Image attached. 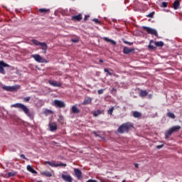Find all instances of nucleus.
<instances>
[{
    "label": "nucleus",
    "mask_w": 182,
    "mask_h": 182,
    "mask_svg": "<svg viewBox=\"0 0 182 182\" xmlns=\"http://www.w3.org/2000/svg\"><path fill=\"white\" fill-rule=\"evenodd\" d=\"M73 21H82V14H78L72 16Z\"/></svg>",
    "instance_id": "obj_15"
},
{
    "label": "nucleus",
    "mask_w": 182,
    "mask_h": 182,
    "mask_svg": "<svg viewBox=\"0 0 182 182\" xmlns=\"http://www.w3.org/2000/svg\"><path fill=\"white\" fill-rule=\"evenodd\" d=\"M104 39H105V41H107V42H111V43H112V45H116V41H113V40H111V39H109V38H107V37H105Z\"/></svg>",
    "instance_id": "obj_23"
},
{
    "label": "nucleus",
    "mask_w": 182,
    "mask_h": 182,
    "mask_svg": "<svg viewBox=\"0 0 182 182\" xmlns=\"http://www.w3.org/2000/svg\"><path fill=\"white\" fill-rule=\"evenodd\" d=\"M58 166H63L64 167H66V164L61 163V164H58Z\"/></svg>",
    "instance_id": "obj_42"
},
{
    "label": "nucleus",
    "mask_w": 182,
    "mask_h": 182,
    "mask_svg": "<svg viewBox=\"0 0 182 182\" xmlns=\"http://www.w3.org/2000/svg\"><path fill=\"white\" fill-rule=\"evenodd\" d=\"M61 178L65 182H73V178L70 175L62 174Z\"/></svg>",
    "instance_id": "obj_11"
},
{
    "label": "nucleus",
    "mask_w": 182,
    "mask_h": 182,
    "mask_svg": "<svg viewBox=\"0 0 182 182\" xmlns=\"http://www.w3.org/2000/svg\"><path fill=\"white\" fill-rule=\"evenodd\" d=\"M161 6L162 8H167V2L166 1L162 2Z\"/></svg>",
    "instance_id": "obj_32"
},
{
    "label": "nucleus",
    "mask_w": 182,
    "mask_h": 182,
    "mask_svg": "<svg viewBox=\"0 0 182 182\" xmlns=\"http://www.w3.org/2000/svg\"><path fill=\"white\" fill-rule=\"evenodd\" d=\"M124 43H126L127 45L129 43V41H123Z\"/></svg>",
    "instance_id": "obj_44"
},
{
    "label": "nucleus",
    "mask_w": 182,
    "mask_h": 182,
    "mask_svg": "<svg viewBox=\"0 0 182 182\" xmlns=\"http://www.w3.org/2000/svg\"><path fill=\"white\" fill-rule=\"evenodd\" d=\"M122 182H126V180H123Z\"/></svg>",
    "instance_id": "obj_50"
},
{
    "label": "nucleus",
    "mask_w": 182,
    "mask_h": 182,
    "mask_svg": "<svg viewBox=\"0 0 182 182\" xmlns=\"http://www.w3.org/2000/svg\"><path fill=\"white\" fill-rule=\"evenodd\" d=\"M156 46H164V43L162 41H158L154 43Z\"/></svg>",
    "instance_id": "obj_26"
},
{
    "label": "nucleus",
    "mask_w": 182,
    "mask_h": 182,
    "mask_svg": "<svg viewBox=\"0 0 182 182\" xmlns=\"http://www.w3.org/2000/svg\"><path fill=\"white\" fill-rule=\"evenodd\" d=\"M2 89H4V90H6V92H18V90L21 89V85H16L13 86L3 85Z\"/></svg>",
    "instance_id": "obj_3"
},
{
    "label": "nucleus",
    "mask_w": 182,
    "mask_h": 182,
    "mask_svg": "<svg viewBox=\"0 0 182 182\" xmlns=\"http://www.w3.org/2000/svg\"><path fill=\"white\" fill-rule=\"evenodd\" d=\"M72 41H73V42H74L75 43H76V42H77V41H78V40H77V39H73Z\"/></svg>",
    "instance_id": "obj_43"
},
{
    "label": "nucleus",
    "mask_w": 182,
    "mask_h": 182,
    "mask_svg": "<svg viewBox=\"0 0 182 182\" xmlns=\"http://www.w3.org/2000/svg\"><path fill=\"white\" fill-rule=\"evenodd\" d=\"M48 127L50 132H56L58 130V125L55 122H50Z\"/></svg>",
    "instance_id": "obj_10"
},
{
    "label": "nucleus",
    "mask_w": 182,
    "mask_h": 182,
    "mask_svg": "<svg viewBox=\"0 0 182 182\" xmlns=\"http://www.w3.org/2000/svg\"><path fill=\"white\" fill-rule=\"evenodd\" d=\"M4 68H9V65L4 61H0V73H2V75H5V70Z\"/></svg>",
    "instance_id": "obj_8"
},
{
    "label": "nucleus",
    "mask_w": 182,
    "mask_h": 182,
    "mask_svg": "<svg viewBox=\"0 0 182 182\" xmlns=\"http://www.w3.org/2000/svg\"><path fill=\"white\" fill-rule=\"evenodd\" d=\"M105 72H106L107 73H108V75H109V76H112V75H113V70H109L108 68H105Z\"/></svg>",
    "instance_id": "obj_24"
},
{
    "label": "nucleus",
    "mask_w": 182,
    "mask_h": 182,
    "mask_svg": "<svg viewBox=\"0 0 182 182\" xmlns=\"http://www.w3.org/2000/svg\"><path fill=\"white\" fill-rule=\"evenodd\" d=\"M53 105L55 106V107H65L66 106V104L63 102V101L55 100L53 102Z\"/></svg>",
    "instance_id": "obj_7"
},
{
    "label": "nucleus",
    "mask_w": 182,
    "mask_h": 182,
    "mask_svg": "<svg viewBox=\"0 0 182 182\" xmlns=\"http://www.w3.org/2000/svg\"><path fill=\"white\" fill-rule=\"evenodd\" d=\"M127 45L132 46L133 45V43L128 42Z\"/></svg>",
    "instance_id": "obj_45"
},
{
    "label": "nucleus",
    "mask_w": 182,
    "mask_h": 182,
    "mask_svg": "<svg viewBox=\"0 0 182 182\" xmlns=\"http://www.w3.org/2000/svg\"><path fill=\"white\" fill-rule=\"evenodd\" d=\"M11 107H16L17 109H20L22 112H24L25 114L29 117V119H33V113L29 111V109L23 104L21 103H16L11 105Z\"/></svg>",
    "instance_id": "obj_1"
},
{
    "label": "nucleus",
    "mask_w": 182,
    "mask_h": 182,
    "mask_svg": "<svg viewBox=\"0 0 182 182\" xmlns=\"http://www.w3.org/2000/svg\"><path fill=\"white\" fill-rule=\"evenodd\" d=\"M38 12H41V14L43 13V12H46V9H40L38 10Z\"/></svg>",
    "instance_id": "obj_33"
},
{
    "label": "nucleus",
    "mask_w": 182,
    "mask_h": 182,
    "mask_svg": "<svg viewBox=\"0 0 182 182\" xmlns=\"http://www.w3.org/2000/svg\"><path fill=\"white\" fill-rule=\"evenodd\" d=\"M92 21L94 22H95L96 23H100L99 19H97V18H94Z\"/></svg>",
    "instance_id": "obj_37"
},
{
    "label": "nucleus",
    "mask_w": 182,
    "mask_h": 182,
    "mask_svg": "<svg viewBox=\"0 0 182 182\" xmlns=\"http://www.w3.org/2000/svg\"><path fill=\"white\" fill-rule=\"evenodd\" d=\"M134 166L136 168H139V164H134Z\"/></svg>",
    "instance_id": "obj_40"
},
{
    "label": "nucleus",
    "mask_w": 182,
    "mask_h": 182,
    "mask_svg": "<svg viewBox=\"0 0 182 182\" xmlns=\"http://www.w3.org/2000/svg\"><path fill=\"white\" fill-rule=\"evenodd\" d=\"M162 147H163V145L156 146V149H162Z\"/></svg>",
    "instance_id": "obj_39"
},
{
    "label": "nucleus",
    "mask_w": 182,
    "mask_h": 182,
    "mask_svg": "<svg viewBox=\"0 0 182 182\" xmlns=\"http://www.w3.org/2000/svg\"><path fill=\"white\" fill-rule=\"evenodd\" d=\"M148 18H153L154 16V12H151L146 16Z\"/></svg>",
    "instance_id": "obj_31"
},
{
    "label": "nucleus",
    "mask_w": 182,
    "mask_h": 182,
    "mask_svg": "<svg viewBox=\"0 0 182 182\" xmlns=\"http://www.w3.org/2000/svg\"><path fill=\"white\" fill-rule=\"evenodd\" d=\"M167 116L168 117H170V119H176V115H174V113L173 112H168Z\"/></svg>",
    "instance_id": "obj_25"
},
{
    "label": "nucleus",
    "mask_w": 182,
    "mask_h": 182,
    "mask_svg": "<svg viewBox=\"0 0 182 182\" xmlns=\"http://www.w3.org/2000/svg\"><path fill=\"white\" fill-rule=\"evenodd\" d=\"M133 127V124L130 122L122 124L117 129L118 133H128L129 130Z\"/></svg>",
    "instance_id": "obj_2"
},
{
    "label": "nucleus",
    "mask_w": 182,
    "mask_h": 182,
    "mask_svg": "<svg viewBox=\"0 0 182 182\" xmlns=\"http://www.w3.org/2000/svg\"><path fill=\"white\" fill-rule=\"evenodd\" d=\"M46 177H52V172H46Z\"/></svg>",
    "instance_id": "obj_34"
},
{
    "label": "nucleus",
    "mask_w": 182,
    "mask_h": 182,
    "mask_svg": "<svg viewBox=\"0 0 182 182\" xmlns=\"http://www.w3.org/2000/svg\"><path fill=\"white\" fill-rule=\"evenodd\" d=\"M147 95H149V92H147L146 90H141L140 91V92H139V96H140L141 97H146V96Z\"/></svg>",
    "instance_id": "obj_19"
},
{
    "label": "nucleus",
    "mask_w": 182,
    "mask_h": 182,
    "mask_svg": "<svg viewBox=\"0 0 182 182\" xmlns=\"http://www.w3.org/2000/svg\"><path fill=\"white\" fill-rule=\"evenodd\" d=\"M20 157H21V159H24V160H26V157L25 156L24 154H21V155H20Z\"/></svg>",
    "instance_id": "obj_36"
},
{
    "label": "nucleus",
    "mask_w": 182,
    "mask_h": 182,
    "mask_svg": "<svg viewBox=\"0 0 182 182\" xmlns=\"http://www.w3.org/2000/svg\"><path fill=\"white\" fill-rule=\"evenodd\" d=\"M49 161H47L46 164H48Z\"/></svg>",
    "instance_id": "obj_51"
},
{
    "label": "nucleus",
    "mask_w": 182,
    "mask_h": 182,
    "mask_svg": "<svg viewBox=\"0 0 182 182\" xmlns=\"http://www.w3.org/2000/svg\"><path fill=\"white\" fill-rule=\"evenodd\" d=\"M127 45L132 46L133 45V43L128 42Z\"/></svg>",
    "instance_id": "obj_46"
},
{
    "label": "nucleus",
    "mask_w": 182,
    "mask_h": 182,
    "mask_svg": "<svg viewBox=\"0 0 182 182\" xmlns=\"http://www.w3.org/2000/svg\"><path fill=\"white\" fill-rule=\"evenodd\" d=\"M27 170L28 171H30V173H32L33 174H36V171H35V169H33V168H32V166L31 165H28L27 166Z\"/></svg>",
    "instance_id": "obj_18"
},
{
    "label": "nucleus",
    "mask_w": 182,
    "mask_h": 182,
    "mask_svg": "<svg viewBox=\"0 0 182 182\" xmlns=\"http://www.w3.org/2000/svg\"><path fill=\"white\" fill-rule=\"evenodd\" d=\"M133 116L134 117H140V116H141V114L139 112H134L133 113Z\"/></svg>",
    "instance_id": "obj_27"
},
{
    "label": "nucleus",
    "mask_w": 182,
    "mask_h": 182,
    "mask_svg": "<svg viewBox=\"0 0 182 182\" xmlns=\"http://www.w3.org/2000/svg\"><path fill=\"white\" fill-rule=\"evenodd\" d=\"M181 129V127L180 125L174 126L171 128H170L168 131L166 132V139H168L173 133L176 132H178Z\"/></svg>",
    "instance_id": "obj_4"
},
{
    "label": "nucleus",
    "mask_w": 182,
    "mask_h": 182,
    "mask_svg": "<svg viewBox=\"0 0 182 182\" xmlns=\"http://www.w3.org/2000/svg\"><path fill=\"white\" fill-rule=\"evenodd\" d=\"M97 93L98 95H103V90H98Z\"/></svg>",
    "instance_id": "obj_35"
},
{
    "label": "nucleus",
    "mask_w": 182,
    "mask_h": 182,
    "mask_svg": "<svg viewBox=\"0 0 182 182\" xmlns=\"http://www.w3.org/2000/svg\"><path fill=\"white\" fill-rule=\"evenodd\" d=\"M86 182H97V181L93 180V179H89V180L87 181Z\"/></svg>",
    "instance_id": "obj_38"
},
{
    "label": "nucleus",
    "mask_w": 182,
    "mask_h": 182,
    "mask_svg": "<svg viewBox=\"0 0 182 182\" xmlns=\"http://www.w3.org/2000/svg\"><path fill=\"white\" fill-rule=\"evenodd\" d=\"M92 103V98L86 97L82 102V105H90Z\"/></svg>",
    "instance_id": "obj_17"
},
{
    "label": "nucleus",
    "mask_w": 182,
    "mask_h": 182,
    "mask_svg": "<svg viewBox=\"0 0 182 182\" xmlns=\"http://www.w3.org/2000/svg\"><path fill=\"white\" fill-rule=\"evenodd\" d=\"M31 58H33L36 62H38V63H43V62H45V59L39 55V54L31 55Z\"/></svg>",
    "instance_id": "obj_5"
},
{
    "label": "nucleus",
    "mask_w": 182,
    "mask_h": 182,
    "mask_svg": "<svg viewBox=\"0 0 182 182\" xmlns=\"http://www.w3.org/2000/svg\"><path fill=\"white\" fill-rule=\"evenodd\" d=\"M123 52L125 55H129V53L134 52V48H129L128 47H124L123 49Z\"/></svg>",
    "instance_id": "obj_14"
},
{
    "label": "nucleus",
    "mask_w": 182,
    "mask_h": 182,
    "mask_svg": "<svg viewBox=\"0 0 182 182\" xmlns=\"http://www.w3.org/2000/svg\"><path fill=\"white\" fill-rule=\"evenodd\" d=\"M113 110H114V107H112L109 109H108V114H113Z\"/></svg>",
    "instance_id": "obj_29"
},
{
    "label": "nucleus",
    "mask_w": 182,
    "mask_h": 182,
    "mask_svg": "<svg viewBox=\"0 0 182 182\" xmlns=\"http://www.w3.org/2000/svg\"><path fill=\"white\" fill-rule=\"evenodd\" d=\"M48 83L51 85V86H54V87H60V86H62V83L53 80H49Z\"/></svg>",
    "instance_id": "obj_13"
},
{
    "label": "nucleus",
    "mask_w": 182,
    "mask_h": 182,
    "mask_svg": "<svg viewBox=\"0 0 182 182\" xmlns=\"http://www.w3.org/2000/svg\"><path fill=\"white\" fill-rule=\"evenodd\" d=\"M100 62L103 63V60H100Z\"/></svg>",
    "instance_id": "obj_49"
},
{
    "label": "nucleus",
    "mask_w": 182,
    "mask_h": 182,
    "mask_svg": "<svg viewBox=\"0 0 182 182\" xmlns=\"http://www.w3.org/2000/svg\"><path fill=\"white\" fill-rule=\"evenodd\" d=\"M87 18H89V16H86L85 18V21H86V19H87Z\"/></svg>",
    "instance_id": "obj_47"
},
{
    "label": "nucleus",
    "mask_w": 182,
    "mask_h": 182,
    "mask_svg": "<svg viewBox=\"0 0 182 182\" xmlns=\"http://www.w3.org/2000/svg\"><path fill=\"white\" fill-rule=\"evenodd\" d=\"M32 42L34 45H36V46H41V48H43V49L46 46V43H41L39 41H38V40H32Z\"/></svg>",
    "instance_id": "obj_12"
},
{
    "label": "nucleus",
    "mask_w": 182,
    "mask_h": 182,
    "mask_svg": "<svg viewBox=\"0 0 182 182\" xmlns=\"http://www.w3.org/2000/svg\"><path fill=\"white\" fill-rule=\"evenodd\" d=\"M178 6H180V2L178 0H176L173 3V9H178Z\"/></svg>",
    "instance_id": "obj_20"
},
{
    "label": "nucleus",
    "mask_w": 182,
    "mask_h": 182,
    "mask_svg": "<svg viewBox=\"0 0 182 182\" xmlns=\"http://www.w3.org/2000/svg\"><path fill=\"white\" fill-rule=\"evenodd\" d=\"M71 112L72 113H74V114H77V113H80V110L79 109L77 108V107H76V105H73L71 108Z\"/></svg>",
    "instance_id": "obj_16"
},
{
    "label": "nucleus",
    "mask_w": 182,
    "mask_h": 182,
    "mask_svg": "<svg viewBox=\"0 0 182 182\" xmlns=\"http://www.w3.org/2000/svg\"><path fill=\"white\" fill-rule=\"evenodd\" d=\"M53 110H50V109H46V116H53Z\"/></svg>",
    "instance_id": "obj_21"
},
{
    "label": "nucleus",
    "mask_w": 182,
    "mask_h": 182,
    "mask_svg": "<svg viewBox=\"0 0 182 182\" xmlns=\"http://www.w3.org/2000/svg\"><path fill=\"white\" fill-rule=\"evenodd\" d=\"M93 114L95 117H97V116H99L100 114H102V111H100V109H97V111H95L93 112Z\"/></svg>",
    "instance_id": "obj_22"
},
{
    "label": "nucleus",
    "mask_w": 182,
    "mask_h": 182,
    "mask_svg": "<svg viewBox=\"0 0 182 182\" xmlns=\"http://www.w3.org/2000/svg\"><path fill=\"white\" fill-rule=\"evenodd\" d=\"M149 49H154V46H151V44H150V45L149 46Z\"/></svg>",
    "instance_id": "obj_41"
},
{
    "label": "nucleus",
    "mask_w": 182,
    "mask_h": 182,
    "mask_svg": "<svg viewBox=\"0 0 182 182\" xmlns=\"http://www.w3.org/2000/svg\"><path fill=\"white\" fill-rule=\"evenodd\" d=\"M23 102H28L31 100V97H26L23 99Z\"/></svg>",
    "instance_id": "obj_30"
},
{
    "label": "nucleus",
    "mask_w": 182,
    "mask_h": 182,
    "mask_svg": "<svg viewBox=\"0 0 182 182\" xmlns=\"http://www.w3.org/2000/svg\"><path fill=\"white\" fill-rule=\"evenodd\" d=\"M143 28L147 32V33H149L150 35H154V36H157V31L156 29L146 26H144Z\"/></svg>",
    "instance_id": "obj_6"
},
{
    "label": "nucleus",
    "mask_w": 182,
    "mask_h": 182,
    "mask_svg": "<svg viewBox=\"0 0 182 182\" xmlns=\"http://www.w3.org/2000/svg\"><path fill=\"white\" fill-rule=\"evenodd\" d=\"M95 136H97V133L94 132Z\"/></svg>",
    "instance_id": "obj_48"
},
{
    "label": "nucleus",
    "mask_w": 182,
    "mask_h": 182,
    "mask_svg": "<svg viewBox=\"0 0 182 182\" xmlns=\"http://www.w3.org/2000/svg\"><path fill=\"white\" fill-rule=\"evenodd\" d=\"M8 176L7 177H14V176H16V173L15 172H9L8 173Z\"/></svg>",
    "instance_id": "obj_28"
},
{
    "label": "nucleus",
    "mask_w": 182,
    "mask_h": 182,
    "mask_svg": "<svg viewBox=\"0 0 182 182\" xmlns=\"http://www.w3.org/2000/svg\"><path fill=\"white\" fill-rule=\"evenodd\" d=\"M74 173L78 180H82V178H83L82 171H80L79 168H74Z\"/></svg>",
    "instance_id": "obj_9"
}]
</instances>
